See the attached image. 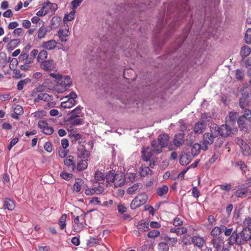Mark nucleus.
I'll return each instance as SVG.
<instances>
[{
	"label": "nucleus",
	"instance_id": "nucleus-45",
	"mask_svg": "<svg viewBox=\"0 0 251 251\" xmlns=\"http://www.w3.org/2000/svg\"><path fill=\"white\" fill-rule=\"evenodd\" d=\"M116 174L114 173L109 171L105 176L106 181L108 184H110L111 183H113V181H114L115 176H116Z\"/></svg>",
	"mask_w": 251,
	"mask_h": 251
},
{
	"label": "nucleus",
	"instance_id": "nucleus-35",
	"mask_svg": "<svg viewBox=\"0 0 251 251\" xmlns=\"http://www.w3.org/2000/svg\"><path fill=\"white\" fill-rule=\"evenodd\" d=\"M141 184L139 183L134 184L132 186L127 189V193L130 195L133 194L140 191L141 189Z\"/></svg>",
	"mask_w": 251,
	"mask_h": 251
},
{
	"label": "nucleus",
	"instance_id": "nucleus-5",
	"mask_svg": "<svg viewBox=\"0 0 251 251\" xmlns=\"http://www.w3.org/2000/svg\"><path fill=\"white\" fill-rule=\"evenodd\" d=\"M77 95L75 92H71L69 95L65 96L63 99H67L61 103V106L64 108H70L76 103L75 99Z\"/></svg>",
	"mask_w": 251,
	"mask_h": 251
},
{
	"label": "nucleus",
	"instance_id": "nucleus-21",
	"mask_svg": "<svg viewBox=\"0 0 251 251\" xmlns=\"http://www.w3.org/2000/svg\"><path fill=\"white\" fill-rule=\"evenodd\" d=\"M90 153L83 146H80L77 150V156L82 159H86L89 157Z\"/></svg>",
	"mask_w": 251,
	"mask_h": 251
},
{
	"label": "nucleus",
	"instance_id": "nucleus-51",
	"mask_svg": "<svg viewBox=\"0 0 251 251\" xmlns=\"http://www.w3.org/2000/svg\"><path fill=\"white\" fill-rule=\"evenodd\" d=\"M20 41L19 39H14L11 40L8 44V47L9 49H13L15 48L17 45L20 43Z\"/></svg>",
	"mask_w": 251,
	"mask_h": 251
},
{
	"label": "nucleus",
	"instance_id": "nucleus-23",
	"mask_svg": "<svg viewBox=\"0 0 251 251\" xmlns=\"http://www.w3.org/2000/svg\"><path fill=\"white\" fill-rule=\"evenodd\" d=\"M138 231H136V234L137 233L138 236H140V232H145L149 230V224L146 222H140L137 225Z\"/></svg>",
	"mask_w": 251,
	"mask_h": 251
},
{
	"label": "nucleus",
	"instance_id": "nucleus-48",
	"mask_svg": "<svg viewBox=\"0 0 251 251\" xmlns=\"http://www.w3.org/2000/svg\"><path fill=\"white\" fill-rule=\"evenodd\" d=\"M240 148L242 150V152L244 155L248 156L250 154L251 151V148L246 143Z\"/></svg>",
	"mask_w": 251,
	"mask_h": 251
},
{
	"label": "nucleus",
	"instance_id": "nucleus-34",
	"mask_svg": "<svg viewBox=\"0 0 251 251\" xmlns=\"http://www.w3.org/2000/svg\"><path fill=\"white\" fill-rule=\"evenodd\" d=\"M48 53L45 49L42 50L38 53L37 60L39 62L41 63L43 61L47 60Z\"/></svg>",
	"mask_w": 251,
	"mask_h": 251
},
{
	"label": "nucleus",
	"instance_id": "nucleus-38",
	"mask_svg": "<svg viewBox=\"0 0 251 251\" xmlns=\"http://www.w3.org/2000/svg\"><path fill=\"white\" fill-rule=\"evenodd\" d=\"M168 187L166 185H163L157 189L156 193L159 196L162 197L168 193Z\"/></svg>",
	"mask_w": 251,
	"mask_h": 251
},
{
	"label": "nucleus",
	"instance_id": "nucleus-63",
	"mask_svg": "<svg viewBox=\"0 0 251 251\" xmlns=\"http://www.w3.org/2000/svg\"><path fill=\"white\" fill-rule=\"evenodd\" d=\"M244 77V72L242 70L237 69L236 70L235 77L238 80H242Z\"/></svg>",
	"mask_w": 251,
	"mask_h": 251
},
{
	"label": "nucleus",
	"instance_id": "nucleus-53",
	"mask_svg": "<svg viewBox=\"0 0 251 251\" xmlns=\"http://www.w3.org/2000/svg\"><path fill=\"white\" fill-rule=\"evenodd\" d=\"M82 184V180L81 179H78V181H75L74 184V190L76 192H79L81 189Z\"/></svg>",
	"mask_w": 251,
	"mask_h": 251
},
{
	"label": "nucleus",
	"instance_id": "nucleus-49",
	"mask_svg": "<svg viewBox=\"0 0 251 251\" xmlns=\"http://www.w3.org/2000/svg\"><path fill=\"white\" fill-rule=\"evenodd\" d=\"M46 8L48 7L50 9V11L52 12H55L58 9V5L56 3H51L50 2H45L44 3Z\"/></svg>",
	"mask_w": 251,
	"mask_h": 251
},
{
	"label": "nucleus",
	"instance_id": "nucleus-31",
	"mask_svg": "<svg viewBox=\"0 0 251 251\" xmlns=\"http://www.w3.org/2000/svg\"><path fill=\"white\" fill-rule=\"evenodd\" d=\"M88 163L86 159H81L78 161L75 168L78 171H81L87 168Z\"/></svg>",
	"mask_w": 251,
	"mask_h": 251
},
{
	"label": "nucleus",
	"instance_id": "nucleus-43",
	"mask_svg": "<svg viewBox=\"0 0 251 251\" xmlns=\"http://www.w3.org/2000/svg\"><path fill=\"white\" fill-rule=\"evenodd\" d=\"M170 231L172 233H175L177 235H182L187 232V229L185 227L176 228H172L170 229Z\"/></svg>",
	"mask_w": 251,
	"mask_h": 251
},
{
	"label": "nucleus",
	"instance_id": "nucleus-37",
	"mask_svg": "<svg viewBox=\"0 0 251 251\" xmlns=\"http://www.w3.org/2000/svg\"><path fill=\"white\" fill-rule=\"evenodd\" d=\"M251 52V48L248 46H244L241 49L240 55L241 57L244 59L249 55Z\"/></svg>",
	"mask_w": 251,
	"mask_h": 251
},
{
	"label": "nucleus",
	"instance_id": "nucleus-59",
	"mask_svg": "<svg viewBox=\"0 0 251 251\" xmlns=\"http://www.w3.org/2000/svg\"><path fill=\"white\" fill-rule=\"evenodd\" d=\"M243 117L245 118V120H246L249 123H251V110L249 109H245L244 114L242 115Z\"/></svg>",
	"mask_w": 251,
	"mask_h": 251
},
{
	"label": "nucleus",
	"instance_id": "nucleus-62",
	"mask_svg": "<svg viewBox=\"0 0 251 251\" xmlns=\"http://www.w3.org/2000/svg\"><path fill=\"white\" fill-rule=\"evenodd\" d=\"M160 235V232L154 229L149 231L148 233V236L149 238H155Z\"/></svg>",
	"mask_w": 251,
	"mask_h": 251
},
{
	"label": "nucleus",
	"instance_id": "nucleus-54",
	"mask_svg": "<svg viewBox=\"0 0 251 251\" xmlns=\"http://www.w3.org/2000/svg\"><path fill=\"white\" fill-rule=\"evenodd\" d=\"M191 237L189 235H184L182 239V242L184 246L190 245L192 244Z\"/></svg>",
	"mask_w": 251,
	"mask_h": 251
},
{
	"label": "nucleus",
	"instance_id": "nucleus-61",
	"mask_svg": "<svg viewBox=\"0 0 251 251\" xmlns=\"http://www.w3.org/2000/svg\"><path fill=\"white\" fill-rule=\"evenodd\" d=\"M69 136L73 141H76L79 140L81 137V135L80 134L75 133L74 132H72L70 134Z\"/></svg>",
	"mask_w": 251,
	"mask_h": 251
},
{
	"label": "nucleus",
	"instance_id": "nucleus-56",
	"mask_svg": "<svg viewBox=\"0 0 251 251\" xmlns=\"http://www.w3.org/2000/svg\"><path fill=\"white\" fill-rule=\"evenodd\" d=\"M70 123L73 126L81 125L83 121L79 118H75L73 119H69Z\"/></svg>",
	"mask_w": 251,
	"mask_h": 251
},
{
	"label": "nucleus",
	"instance_id": "nucleus-26",
	"mask_svg": "<svg viewBox=\"0 0 251 251\" xmlns=\"http://www.w3.org/2000/svg\"><path fill=\"white\" fill-rule=\"evenodd\" d=\"M210 132H209L210 134L215 137H217L219 135H220V126H219L216 124H211L210 126Z\"/></svg>",
	"mask_w": 251,
	"mask_h": 251
},
{
	"label": "nucleus",
	"instance_id": "nucleus-42",
	"mask_svg": "<svg viewBox=\"0 0 251 251\" xmlns=\"http://www.w3.org/2000/svg\"><path fill=\"white\" fill-rule=\"evenodd\" d=\"M33 63V58L31 57L29 58L28 59L25 60L24 64L22 65L21 66L20 68L22 70L27 71L28 70L31 66V64Z\"/></svg>",
	"mask_w": 251,
	"mask_h": 251
},
{
	"label": "nucleus",
	"instance_id": "nucleus-60",
	"mask_svg": "<svg viewBox=\"0 0 251 251\" xmlns=\"http://www.w3.org/2000/svg\"><path fill=\"white\" fill-rule=\"evenodd\" d=\"M45 9L46 7L43 4L41 9L37 12L36 15L39 17L47 15L49 13V11L48 10H45Z\"/></svg>",
	"mask_w": 251,
	"mask_h": 251
},
{
	"label": "nucleus",
	"instance_id": "nucleus-29",
	"mask_svg": "<svg viewBox=\"0 0 251 251\" xmlns=\"http://www.w3.org/2000/svg\"><path fill=\"white\" fill-rule=\"evenodd\" d=\"M251 194V192L246 189L237 190L234 192V195L239 198H246Z\"/></svg>",
	"mask_w": 251,
	"mask_h": 251
},
{
	"label": "nucleus",
	"instance_id": "nucleus-55",
	"mask_svg": "<svg viewBox=\"0 0 251 251\" xmlns=\"http://www.w3.org/2000/svg\"><path fill=\"white\" fill-rule=\"evenodd\" d=\"M158 246L159 251H169V245L166 243L160 242L158 244Z\"/></svg>",
	"mask_w": 251,
	"mask_h": 251
},
{
	"label": "nucleus",
	"instance_id": "nucleus-16",
	"mask_svg": "<svg viewBox=\"0 0 251 251\" xmlns=\"http://www.w3.org/2000/svg\"><path fill=\"white\" fill-rule=\"evenodd\" d=\"M239 106L242 109H246V108L249 105L250 103L248 94H243L239 100Z\"/></svg>",
	"mask_w": 251,
	"mask_h": 251
},
{
	"label": "nucleus",
	"instance_id": "nucleus-33",
	"mask_svg": "<svg viewBox=\"0 0 251 251\" xmlns=\"http://www.w3.org/2000/svg\"><path fill=\"white\" fill-rule=\"evenodd\" d=\"M69 32V30L65 29L59 30L58 32V35L59 39L62 42H65L67 41V37L68 36V33Z\"/></svg>",
	"mask_w": 251,
	"mask_h": 251
},
{
	"label": "nucleus",
	"instance_id": "nucleus-36",
	"mask_svg": "<svg viewBox=\"0 0 251 251\" xmlns=\"http://www.w3.org/2000/svg\"><path fill=\"white\" fill-rule=\"evenodd\" d=\"M249 122L245 120V118L242 116L239 117L237 120V124L240 128L242 129H247V126Z\"/></svg>",
	"mask_w": 251,
	"mask_h": 251
},
{
	"label": "nucleus",
	"instance_id": "nucleus-47",
	"mask_svg": "<svg viewBox=\"0 0 251 251\" xmlns=\"http://www.w3.org/2000/svg\"><path fill=\"white\" fill-rule=\"evenodd\" d=\"M75 10H72L69 14H66L64 17L63 21L64 22L71 21L75 19Z\"/></svg>",
	"mask_w": 251,
	"mask_h": 251
},
{
	"label": "nucleus",
	"instance_id": "nucleus-25",
	"mask_svg": "<svg viewBox=\"0 0 251 251\" xmlns=\"http://www.w3.org/2000/svg\"><path fill=\"white\" fill-rule=\"evenodd\" d=\"M152 171L149 167L142 166L139 169V174L141 177H148L151 175Z\"/></svg>",
	"mask_w": 251,
	"mask_h": 251
},
{
	"label": "nucleus",
	"instance_id": "nucleus-1",
	"mask_svg": "<svg viewBox=\"0 0 251 251\" xmlns=\"http://www.w3.org/2000/svg\"><path fill=\"white\" fill-rule=\"evenodd\" d=\"M251 239V230L250 228L244 227L239 233L237 229L232 228V232L227 239V244L241 245Z\"/></svg>",
	"mask_w": 251,
	"mask_h": 251
},
{
	"label": "nucleus",
	"instance_id": "nucleus-2",
	"mask_svg": "<svg viewBox=\"0 0 251 251\" xmlns=\"http://www.w3.org/2000/svg\"><path fill=\"white\" fill-rule=\"evenodd\" d=\"M210 244L213 246L214 251H229L232 245L226 244V247H224V241L223 238H212Z\"/></svg>",
	"mask_w": 251,
	"mask_h": 251
},
{
	"label": "nucleus",
	"instance_id": "nucleus-40",
	"mask_svg": "<svg viewBox=\"0 0 251 251\" xmlns=\"http://www.w3.org/2000/svg\"><path fill=\"white\" fill-rule=\"evenodd\" d=\"M237 113L231 112L229 113V119L226 121V123H228L231 126H233L237 119Z\"/></svg>",
	"mask_w": 251,
	"mask_h": 251
},
{
	"label": "nucleus",
	"instance_id": "nucleus-28",
	"mask_svg": "<svg viewBox=\"0 0 251 251\" xmlns=\"http://www.w3.org/2000/svg\"><path fill=\"white\" fill-rule=\"evenodd\" d=\"M51 27L41 26L38 31V37L39 39H42L45 37L47 33L50 32Z\"/></svg>",
	"mask_w": 251,
	"mask_h": 251
},
{
	"label": "nucleus",
	"instance_id": "nucleus-64",
	"mask_svg": "<svg viewBox=\"0 0 251 251\" xmlns=\"http://www.w3.org/2000/svg\"><path fill=\"white\" fill-rule=\"evenodd\" d=\"M179 128L181 131H184L187 130V125L184 120H180L179 121Z\"/></svg>",
	"mask_w": 251,
	"mask_h": 251
},
{
	"label": "nucleus",
	"instance_id": "nucleus-32",
	"mask_svg": "<svg viewBox=\"0 0 251 251\" xmlns=\"http://www.w3.org/2000/svg\"><path fill=\"white\" fill-rule=\"evenodd\" d=\"M201 149H202V144L200 145L198 143L194 144L191 149L192 156L194 157L199 154Z\"/></svg>",
	"mask_w": 251,
	"mask_h": 251
},
{
	"label": "nucleus",
	"instance_id": "nucleus-12",
	"mask_svg": "<svg viewBox=\"0 0 251 251\" xmlns=\"http://www.w3.org/2000/svg\"><path fill=\"white\" fill-rule=\"evenodd\" d=\"M64 164L69 171L72 172L75 170V163L74 160V157L72 155H69L65 158Z\"/></svg>",
	"mask_w": 251,
	"mask_h": 251
},
{
	"label": "nucleus",
	"instance_id": "nucleus-30",
	"mask_svg": "<svg viewBox=\"0 0 251 251\" xmlns=\"http://www.w3.org/2000/svg\"><path fill=\"white\" fill-rule=\"evenodd\" d=\"M105 178L104 173L99 170L96 171L95 173V179L99 183H103Z\"/></svg>",
	"mask_w": 251,
	"mask_h": 251
},
{
	"label": "nucleus",
	"instance_id": "nucleus-6",
	"mask_svg": "<svg viewBox=\"0 0 251 251\" xmlns=\"http://www.w3.org/2000/svg\"><path fill=\"white\" fill-rule=\"evenodd\" d=\"M85 214H82L80 216H76L74 219V223L76 225V227L74 230L76 232H79L86 225L85 220Z\"/></svg>",
	"mask_w": 251,
	"mask_h": 251
},
{
	"label": "nucleus",
	"instance_id": "nucleus-27",
	"mask_svg": "<svg viewBox=\"0 0 251 251\" xmlns=\"http://www.w3.org/2000/svg\"><path fill=\"white\" fill-rule=\"evenodd\" d=\"M151 146L152 151L156 154H159L162 152V149L163 148L160 145L158 141L153 140L151 143Z\"/></svg>",
	"mask_w": 251,
	"mask_h": 251
},
{
	"label": "nucleus",
	"instance_id": "nucleus-18",
	"mask_svg": "<svg viewBox=\"0 0 251 251\" xmlns=\"http://www.w3.org/2000/svg\"><path fill=\"white\" fill-rule=\"evenodd\" d=\"M191 241L192 243L200 249H201L203 247L205 243L204 237H201L199 236H194L192 237Z\"/></svg>",
	"mask_w": 251,
	"mask_h": 251
},
{
	"label": "nucleus",
	"instance_id": "nucleus-22",
	"mask_svg": "<svg viewBox=\"0 0 251 251\" xmlns=\"http://www.w3.org/2000/svg\"><path fill=\"white\" fill-rule=\"evenodd\" d=\"M205 128V125L203 122H198L196 123L194 127V131L197 134L202 133Z\"/></svg>",
	"mask_w": 251,
	"mask_h": 251
},
{
	"label": "nucleus",
	"instance_id": "nucleus-14",
	"mask_svg": "<svg viewBox=\"0 0 251 251\" xmlns=\"http://www.w3.org/2000/svg\"><path fill=\"white\" fill-rule=\"evenodd\" d=\"M57 42L53 39H51L42 43V47L45 50H53L56 48Z\"/></svg>",
	"mask_w": 251,
	"mask_h": 251
},
{
	"label": "nucleus",
	"instance_id": "nucleus-11",
	"mask_svg": "<svg viewBox=\"0 0 251 251\" xmlns=\"http://www.w3.org/2000/svg\"><path fill=\"white\" fill-rule=\"evenodd\" d=\"M232 126L226 123L225 125H222L220 126V135L222 137H227L229 136L234 130Z\"/></svg>",
	"mask_w": 251,
	"mask_h": 251
},
{
	"label": "nucleus",
	"instance_id": "nucleus-17",
	"mask_svg": "<svg viewBox=\"0 0 251 251\" xmlns=\"http://www.w3.org/2000/svg\"><path fill=\"white\" fill-rule=\"evenodd\" d=\"M169 140V136L167 133L161 134L158 137V142L163 148L168 146Z\"/></svg>",
	"mask_w": 251,
	"mask_h": 251
},
{
	"label": "nucleus",
	"instance_id": "nucleus-52",
	"mask_svg": "<svg viewBox=\"0 0 251 251\" xmlns=\"http://www.w3.org/2000/svg\"><path fill=\"white\" fill-rule=\"evenodd\" d=\"M61 21V17L59 16H54L51 19V25L55 27H57L59 25Z\"/></svg>",
	"mask_w": 251,
	"mask_h": 251
},
{
	"label": "nucleus",
	"instance_id": "nucleus-3",
	"mask_svg": "<svg viewBox=\"0 0 251 251\" xmlns=\"http://www.w3.org/2000/svg\"><path fill=\"white\" fill-rule=\"evenodd\" d=\"M222 232L226 236L230 237L231 232H232V227H226L225 226L221 225L220 226H216L214 227L210 232L211 235L214 238H221L219 236Z\"/></svg>",
	"mask_w": 251,
	"mask_h": 251
},
{
	"label": "nucleus",
	"instance_id": "nucleus-46",
	"mask_svg": "<svg viewBox=\"0 0 251 251\" xmlns=\"http://www.w3.org/2000/svg\"><path fill=\"white\" fill-rule=\"evenodd\" d=\"M61 85L65 88L70 87L72 84V80L70 76H66L63 79H61Z\"/></svg>",
	"mask_w": 251,
	"mask_h": 251
},
{
	"label": "nucleus",
	"instance_id": "nucleus-41",
	"mask_svg": "<svg viewBox=\"0 0 251 251\" xmlns=\"http://www.w3.org/2000/svg\"><path fill=\"white\" fill-rule=\"evenodd\" d=\"M82 108L78 106L74 110H73L71 113L70 116V119H75V118H79V115L81 113Z\"/></svg>",
	"mask_w": 251,
	"mask_h": 251
},
{
	"label": "nucleus",
	"instance_id": "nucleus-57",
	"mask_svg": "<svg viewBox=\"0 0 251 251\" xmlns=\"http://www.w3.org/2000/svg\"><path fill=\"white\" fill-rule=\"evenodd\" d=\"M245 41L247 44L251 43V28L247 30L245 35Z\"/></svg>",
	"mask_w": 251,
	"mask_h": 251
},
{
	"label": "nucleus",
	"instance_id": "nucleus-19",
	"mask_svg": "<svg viewBox=\"0 0 251 251\" xmlns=\"http://www.w3.org/2000/svg\"><path fill=\"white\" fill-rule=\"evenodd\" d=\"M193 156L187 153H184L181 154L179 158V162L182 165H186L191 161Z\"/></svg>",
	"mask_w": 251,
	"mask_h": 251
},
{
	"label": "nucleus",
	"instance_id": "nucleus-24",
	"mask_svg": "<svg viewBox=\"0 0 251 251\" xmlns=\"http://www.w3.org/2000/svg\"><path fill=\"white\" fill-rule=\"evenodd\" d=\"M3 207L4 209L12 211L15 208V202L11 199L6 198L3 201Z\"/></svg>",
	"mask_w": 251,
	"mask_h": 251
},
{
	"label": "nucleus",
	"instance_id": "nucleus-9",
	"mask_svg": "<svg viewBox=\"0 0 251 251\" xmlns=\"http://www.w3.org/2000/svg\"><path fill=\"white\" fill-rule=\"evenodd\" d=\"M40 68L45 71L50 72L55 70L56 64L53 59H48L41 63Z\"/></svg>",
	"mask_w": 251,
	"mask_h": 251
},
{
	"label": "nucleus",
	"instance_id": "nucleus-13",
	"mask_svg": "<svg viewBox=\"0 0 251 251\" xmlns=\"http://www.w3.org/2000/svg\"><path fill=\"white\" fill-rule=\"evenodd\" d=\"M52 100V97L47 93H41L38 94L37 97L34 100L35 103H38L41 100H43L46 102H49Z\"/></svg>",
	"mask_w": 251,
	"mask_h": 251
},
{
	"label": "nucleus",
	"instance_id": "nucleus-4",
	"mask_svg": "<svg viewBox=\"0 0 251 251\" xmlns=\"http://www.w3.org/2000/svg\"><path fill=\"white\" fill-rule=\"evenodd\" d=\"M148 196L145 193L138 195L131 201L130 208L136 209L141 205H144L148 200Z\"/></svg>",
	"mask_w": 251,
	"mask_h": 251
},
{
	"label": "nucleus",
	"instance_id": "nucleus-15",
	"mask_svg": "<svg viewBox=\"0 0 251 251\" xmlns=\"http://www.w3.org/2000/svg\"><path fill=\"white\" fill-rule=\"evenodd\" d=\"M153 154L149 147L143 148L141 151L142 159L145 161H150Z\"/></svg>",
	"mask_w": 251,
	"mask_h": 251
},
{
	"label": "nucleus",
	"instance_id": "nucleus-10",
	"mask_svg": "<svg viewBox=\"0 0 251 251\" xmlns=\"http://www.w3.org/2000/svg\"><path fill=\"white\" fill-rule=\"evenodd\" d=\"M203 141L202 142V150L206 151L208 149V145L212 144L216 137L209 132L205 133L203 135Z\"/></svg>",
	"mask_w": 251,
	"mask_h": 251
},
{
	"label": "nucleus",
	"instance_id": "nucleus-8",
	"mask_svg": "<svg viewBox=\"0 0 251 251\" xmlns=\"http://www.w3.org/2000/svg\"><path fill=\"white\" fill-rule=\"evenodd\" d=\"M184 142V135L181 133L176 134L174 138L173 144L170 145L169 149L173 150L182 146Z\"/></svg>",
	"mask_w": 251,
	"mask_h": 251
},
{
	"label": "nucleus",
	"instance_id": "nucleus-20",
	"mask_svg": "<svg viewBox=\"0 0 251 251\" xmlns=\"http://www.w3.org/2000/svg\"><path fill=\"white\" fill-rule=\"evenodd\" d=\"M115 177L114 181L113 183L115 187H121L124 184L125 179L122 174H117Z\"/></svg>",
	"mask_w": 251,
	"mask_h": 251
},
{
	"label": "nucleus",
	"instance_id": "nucleus-58",
	"mask_svg": "<svg viewBox=\"0 0 251 251\" xmlns=\"http://www.w3.org/2000/svg\"><path fill=\"white\" fill-rule=\"evenodd\" d=\"M236 166L239 167L240 169L243 172L245 173L247 170V166L245 163L242 161H239L235 163Z\"/></svg>",
	"mask_w": 251,
	"mask_h": 251
},
{
	"label": "nucleus",
	"instance_id": "nucleus-7",
	"mask_svg": "<svg viewBox=\"0 0 251 251\" xmlns=\"http://www.w3.org/2000/svg\"><path fill=\"white\" fill-rule=\"evenodd\" d=\"M38 126L41 129L42 132L46 135H51L54 131L53 127L50 126L47 121L44 120L39 121L38 123Z\"/></svg>",
	"mask_w": 251,
	"mask_h": 251
},
{
	"label": "nucleus",
	"instance_id": "nucleus-44",
	"mask_svg": "<svg viewBox=\"0 0 251 251\" xmlns=\"http://www.w3.org/2000/svg\"><path fill=\"white\" fill-rule=\"evenodd\" d=\"M66 218H67V215L66 214H62L61 215V217L59 218V220L58 221V225H59L60 228L61 230H63L66 228Z\"/></svg>",
	"mask_w": 251,
	"mask_h": 251
},
{
	"label": "nucleus",
	"instance_id": "nucleus-50",
	"mask_svg": "<svg viewBox=\"0 0 251 251\" xmlns=\"http://www.w3.org/2000/svg\"><path fill=\"white\" fill-rule=\"evenodd\" d=\"M35 118L36 119H42L43 117L46 116L47 112L43 110H38L32 114Z\"/></svg>",
	"mask_w": 251,
	"mask_h": 251
},
{
	"label": "nucleus",
	"instance_id": "nucleus-39",
	"mask_svg": "<svg viewBox=\"0 0 251 251\" xmlns=\"http://www.w3.org/2000/svg\"><path fill=\"white\" fill-rule=\"evenodd\" d=\"M31 83V79L29 78H26L25 79L21 80L18 82L17 84V89L19 91H21L23 89L24 86L27 84H30Z\"/></svg>",
	"mask_w": 251,
	"mask_h": 251
}]
</instances>
